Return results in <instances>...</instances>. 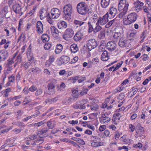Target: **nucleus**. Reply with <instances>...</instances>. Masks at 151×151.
<instances>
[{"instance_id": "ea45409f", "label": "nucleus", "mask_w": 151, "mask_h": 151, "mask_svg": "<svg viewBox=\"0 0 151 151\" xmlns=\"http://www.w3.org/2000/svg\"><path fill=\"white\" fill-rule=\"evenodd\" d=\"M96 26L93 32L94 33H96L100 30H101L102 28V27L100 26V25H96Z\"/></svg>"}, {"instance_id": "6e6d98bb", "label": "nucleus", "mask_w": 151, "mask_h": 151, "mask_svg": "<svg viewBox=\"0 0 151 151\" xmlns=\"http://www.w3.org/2000/svg\"><path fill=\"white\" fill-rule=\"evenodd\" d=\"M90 108L91 110L96 111L99 108V106L98 105L95 104L93 105L90 106Z\"/></svg>"}, {"instance_id": "a19ab883", "label": "nucleus", "mask_w": 151, "mask_h": 151, "mask_svg": "<svg viewBox=\"0 0 151 151\" xmlns=\"http://www.w3.org/2000/svg\"><path fill=\"white\" fill-rule=\"evenodd\" d=\"M114 117H115L114 121L116 120L117 122L120 119V118L121 117V115L119 113H117L114 114Z\"/></svg>"}, {"instance_id": "c756f323", "label": "nucleus", "mask_w": 151, "mask_h": 151, "mask_svg": "<svg viewBox=\"0 0 151 151\" xmlns=\"http://www.w3.org/2000/svg\"><path fill=\"white\" fill-rule=\"evenodd\" d=\"M50 31L53 35L55 34V35L57 36L59 33L58 30L54 26H51V27Z\"/></svg>"}, {"instance_id": "de8ad7c7", "label": "nucleus", "mask_w": 151, "mask_h": 151, "mask_svg": "<svg viewBox=\"0 0 151 151\" xmlns=\"http://www.w3.org/2000/svg\"><path fill=\"white\" fill-rule=\"evenodd\" d=\"M47 20L48 22L51 24H52L53 21L49 13L47 14Z\"/></svg>"}, {"instance_id": "49530a36", "label": "nucleus", "mask_w": 151, "mask_h": 151, "mask_svg": "<svg viewBox=\"0 0 151 151\" xmlns=\"http://www.w3.org/2000/svg\"><path fill=\"white\" fill-rule=\"evenodd\" d=\"M12 124L14 125L17 126L19 127L24 126L23 123L20 122H17L12 123Z\"/></svg>"}, {"instance_id": "9b49d317", "label": "nucleus", "mask_w": 151, "mask_h": 151, "mask_svg": "<svg viewBox=\"0 0 151 151\" xmlns=\"http://www.w3.org/2000/svg\"><path fill=\"white\" fill-rule=\"evenodd\" d=\"M36 31L39 34H42L44 32L43 25L40 21L37 22L36 24Z\"/></svg>"}, {"instance_id": "cd10ccee", "label": "nucleus", "mask_w": 151, "mask_h": 151, "mask_svg": "<svg viewBox=\"0 0 151 151\" xmlns=\"http://www.w3.org/2000/svg\"><path fill=\"white\" fill-rule=\"evenodd\" d=\"M33 73L35 74H39L41 72V70L38 67H35L30 69V70Z\"/></svg>"}, {"instance_id": "f8f14e48", "label": "nucleus", "mask_w": 151, "mask_h": 151, "mask_svg": "<svg viewBox=\"0 0 151 151\" xmlns=\"http://www.w3.org/2000/svg\"><path fill=\"white\" fill-rule=\"evenodd\" d=\"M116 45L114 42L110 41L108 42L107 44L106 47L110 51H114L116 48Z\"/></svg>"}, {"instance_id": "f257e3e1", "label": "nucleus", "mask_w": 151, "mask_h": 151, "mask_svg": "<svg viewBox=\"0 0 151 151\" xmlns=\"http://www.w3.org/2000/svg\"><path fill=\"white\" fill-rule=\"evenodd\" d=\"M63 18L65 20L70 21L71 19L74 11L71 4H68L65 5L63 7Z\"/></svg>"}, {"instance_id": "a211bd4d", "label": "nucleus", "mask_w": 151, "mask_h": 151, "mask_svg": "<svg viewBox=\"0 0 151 151\" xmlns=\"http://www.w3.org/2000/svg\"><path fill=\"white\" fill-rule=\"evenodd\" d=\"M47 11L43 8H42L40 11V16L41 19H43L47 17Z\"/></svg>"}, {"instance_id": "e433bc0d", "label": "nucleus", "mask_w": 151, "mask_h": 151, "mask_svg": "<svg viewBox=\"0 0 151 151\" xmlns=\"http://www.w3.org/2000/svg\"><path fill=\"white\" fill-rule=\"evenodd\" d=\"M37 135L36 134H34L30 136V137H27L25 138V139L27 141H30L31 140H34L36 139L37 138Z\"/></svg>"}, {"instance_id": "aec40b11", "label": "nucleus", "mask_w": 151, "mask_h": 151, "mask_svg": "<svg viewBox=\"0 0 151 151\" xmlns=\"http://www.w3.org/2000/svg\"><path fill=\"white\" fill-rule=\"evenodd\" d=\"M110 0H101V4L103 8H106L109 6Z\"/></svg>"}, {"instance_id": "20e7f679", "label": "nucleus", "mask_w": 151, "mask_h": 151, "mask_svg": "<svg viewBox=\"0 0 151 151\" xmlns=\"http://www.w3.org/2000/svg\"><path fill=\"white\" fill-rule=\"evenodd\" d=\"M74 34V31L73 29L68 28L64 32L62 35V37L64 40L68 41L70 38L73 37Z\"/></svg>"}, {"instance_id": "9d476101", "label": "nucleus", "mask_w": 151, "mask_h": 151, "mask_svg": "<svg viewBox=\"0 0 151 151\" xmlns=\"http://www.w3.org/2000/svg\"><path fill=\"white\" fill-rule=\"evenodd\" d=\"M117 9L116 8L111 7L109 10V12L106 14H107L108 18H111L114 17L117 13Z\"/></svg>"}, {"instance_id": "6ab92c4d", "label": "nucleus", "mask_w": 151, "mask_h": 151, "mask_svg": "<svg viewBox=\"0 0 151 151\" xmlns=\"http://www.w3.org/2000/svg\"><path fill=\"white\" fill-rule=\"evenodd\" d=\"M101 58L102 60L104 61H106L109 59V56L107 51L104 50V51L101 55Z\"/></svg>"}, {"instance_id": "13d9d810", "label": "nucleus", "mask_w": 151, "mask_h": 151, "mask_svg": "<svg viewBox=\"0 0 151 151\" xmlns=\"http://www.w3.org/2000/svg\"><path fill=\"white\" fill-rule=\"evenodd\" d=\"M44 121H41L38 123L35 124H34V126L38 127L44 124Z\"/></svg>"}, {"instance_id": "dca6fc26", "label": "nucleus", "mask_w": 151, "mask_h": 151, "mask_svg": "<svg viewBox=\"0 0 151 151\" xmlns=\"http://www.w3.org/2000/svg\"><path fill=\"white\" fill-rule=\"evenodd\" d=\"M8 57V53L4 50L0 51V59L1 62L4 61Z\"/></svg>"}, {"instance_id": "473e14b6", "label": "nucleus", "mask_w": 151, "mask_h": 151, "mask_svg": "<svg viewBox=\"0 0 151 151\" xmlns=\"http://www.w3.org/2000/svg\"><path fill=\"white\" fill-rule=\"evenodd\" d=\"M90 139L93 142L101 141V139L97 136L92 135L90 137Z\"/></svg>"}, {"instance_id": "7c9ffc66", "label": "nucleus", "mask_w": 151, "mask_h": 151, "mask_svg": "<svg viewBox=\"0 0 151 151\" xmlns=\"http://www.w3.org/2000/svg\"><path fill=\"white\" fill-rule=\"evenodd\" d=\"M48 130V129L46 128L45 129H42L38 131L37 135L39 137H43V134L45 133Z\"/></svg>"}, {"instance_id": "ddd939ff", "label": "nucleus", "mask_w": 151, "mask_h": 151, "mask_svg": "<svg viewBox=\"0 0 151 151\" xmlns=\"http://www.w3.org/2000/svg\"><path fill=\"white\" fill-rule=\"evenodd\" d=\"M47 87L48 88V93L50 95H52L54 94L55 93V86L52 83H49Z\"/></svg>"}, {"instance_id": "5701e85b", "label": "nucleus", "mask_w": 151, "mask_h": 151, "mask_svg": "<svg viewBox=\"0 0 151 151\" xmlns=\"http://www.w3.org/2000/svg\"><path fill=\"white\" fill-rule=\"evenodd\" d=\"M70 58L68 56L63 55L61 57V61L63 63L66 64L70 61Z\"/></svg>"}, {"instance_id": "58836bf2", "label": "nucleus", "mask_w": 151, "mask_h": 151, "mask_svg": "<svg viewBox=\"0 0 151 151\" xmlns=\"http://www.w3.org/2000/svg\"><path fill=\"white\" fill-rule=\"evenodd\" d=\"M105 36V33L104 31H101L99 33L98 35V37L99 39H104Z\"/></svg>"}, {"instance_id": "680f3d73", "label": "nucleus", "mask_w": 151, "mask_h": 151, "mask_svg": "<svg viewBox=\"0 0 151 151\" xmlns=\"http://www.w3.org/2000/svg\"><path fill=\"white\" fill-rule=\"evenodd\" d=\"M15 79V77L14 75H12L10 77H9V81L10 82H13Z\"/></svg>"}, {"instance_id": "f3484780", "label": "nucleus", "mask_w": 151, "mask_h": 151, "mask_svg": "<svg viewBox=\"0 0 151 151\" xmlns=\"http://www.w3.org/2000/svg\"><path fill=\"white\" fill-rule=\"evenodd\" d=\"M58 28L60 29H64L67 27V23L64 21L59 22L57 24Z\"/></svg>"}, {"instance_id": "e2e57ef3", "label": "nucleus", "mask_w": 151, "mask_h": 151, "mask_svg": "<svg viewBox=\"0 0 151 151\" xmlns=\"http://www.w3.org/2000/svg\"><path fill=\"white\" fill-rule=\"evenodd\" d=\"M74 22L76 24L79 25V26H81L84 23V22L77 20H75Z\"/></svg>"}, {"instance_id": "6e6552de", "label": "nucleus", "mask_w": 151, "mask_h": 151, "mask_svg": "<svg viewBox=\"0 0 151 151\" xmlns=\"http://www.w3.org/2000/svg\"><path fill=\"white\" fill-rule=\"evenodd\" d=\"M129 40H124L122 38L119 39V45L122 47H128L131 45Z\"/></svg>"}, {"instance_id": "c85d7f7f", "label": "nucleus", "mask_w": 151, "mask_h": 151, "mask_svg": "<svg viewBox=\"0 0 151 151\" xmlns=\"http://www.w3.org/2000/svg\"><path fill=\"white\" fill-rule=\"evenodd\" d=\"M134 8H141L142 6L144 4L139 1H137L134 3Z\"/></svg>"}, {"instance_id": "5fc2aeb1", "label": "nucleus", "mask_w": 151, "mask_h": 151, "mask_svg": "<svg viewBox=\"0 0 151 151\" xmlns=\"http://www.w3.org/2000/svg\"><path fill=\"white\" fill-rule=\"evenodd\" d=\"M114 22V19L109 21L105 26V27L106 28H108L110 27L113 24Z\"/></svg>"}, {"instance_id": "393cba45", "label": "nucleus", "mask_w": 151, "mask_h": 151, "mask_svg": "<svg viewBox=\"0 0 151 151\" xmlns=\"http://www.w3.org/2000/svg\"><path fill=\"white\" fill-rule=\"evenodd\" d=\"M58 96L55 97L51 99H47L44 102V104H46L47 103H49L50 104L55 102L58 100Z\"/></svg>"}, {"instance_id": "bf43d9fd", "label": "nucleus", "mask_w": 151, "mask_h": 151, "mask_svg": "<svg viewBox=\"0 0 151 151\" xmlns=\"http://www.w3.org/2000/svg\"><path fill=\"white\" fill-rule=\"evenodd\" d=\"M25 38L26 37L25 35L22 33L20 34V36L18 39V41H19L20 40H22L23 41H24Z\"/></svg>"}, {"instance_id": "774afa93", "label": "nucleus", "mask_w": 151, "mask_h": 151, "mask_svg": "<svg viewBox=\"0 0 151 151\" xmlns=\"http://www.w3.org/2000/svg\"><path fill=\"white\" fill-rule=\"evenodd\" d=\"M76 141L82 145H84L85 144V142L82 139L79 138H77V140Z\"/></svg>"}, {"instance_id": "1a4fd4ad", "label": "nucleus", "mask_w": 151, "mask_h": 151, "mask_svg": "<svg viewBox=\"0 0 151 151\" xmlns=\"http://www.w3.org/2000/svg\"><path fill=\"white\" fill-rule=\"evenodd\" d=\"M82 102L84 103L82 104L80 101H77L73 105V107L75 109H86V106L85 105L86 101L85 100H82Z\"/></svg>"}, {"instance_id": "3c124183", "label": "nucleus", "mask_w": 151, "mask_h": 151, "mask_svg": "<svg viewBox=\"0 0 151 151\" xmlns=\"http://www.w3.org/2000/svg\"><path fill=\"white\" fill-rule=\"evenodd\" d=\"M136 33L137 32H131L129 35V37L130 38V39H133L134 38H135L136 37Z\"/></svg>"}, {"instance_id": "09e8293b", "label": "nucleus", "mask_w": 151, "mask_h": 151, "mask_svg": "<svg viewBox=\"0 0 151 151\" xmlns=\"http://www.w3.org/2000/svg\"><path fill=\"white\" fill-rule=\"evenodd\" d=\"M123 23L124 25H129L132 23L131 22V21H130V20L128 19V17H127V19H124Z\"/></svg>"}, {"instance_id": "a878e982", "label": "nucleus", "mask_w": 151, "mask_h": 151, "mask_svg": "<svg viewBox=\"0 0 151 151\" xmlns=\"http://www.w3.org/2000/svg\"><path fill=\"white\" fill-rule=\"evenodd\" d=\"M41 40L43 42H45L49 41L50 37L47 34H44L42 36Z\"/></svg>"}, {"instance_id": "72a5a7b5", "label": "nucleus", "mask_w": 151, "mask_h": 151, "mask_svg": "<svg viewBox=\"0 0 151 151\" xmlns=\"http://www.w3.org/2000/svg\"><path fill=\"white\" fill-rule=\"evenodd\" d=\"M77 98V96H73L72 97H70L68 99L66 100L67 102L65 103H67V104H68L70 103V102L76 101Z\"/></svg>"}, {"instance_id": "a18cd8bd", "label": "nucleus", "mask_w": 151, "mask_h": 151, "mask_svg": "<svg viewBox=\"0 0 151 151\" xmlns=\"http://www.w3.org/2000/svg\"><path fill=\"white\" fill-rule=\"evenodd\" d=\"M137 127H138V128L139 132H140V134H143L145 131L144 128L141 127L140 124H138Z\"/></svg>"}, {"instance_id": "0eeeda50", "label": "nucleus", "mask_w": 151, "mask_h": 151, "mask_svg": "<svg viewBox=\"0 0 151 151\" xmlns=\"http://www.w3.org/2000/svg\"><path fill=\"white\" fill-rule=\"evenodd\" d=\"M50 12L52 18L54 19H57L61 14V11L56 8H53L52 9Z\"/></svg>"}, {"instance_id": "4468645a", "label": "nucleus", "mask_w": 151, "mask_h": 151, "mask_svg": "<svg viewBox=\"0 0 151 151\" xmlns=\"http://www.w3.org/2000/svg\"><path fill=\"white\" fill-rule=\"evenodd\" d=\"M128 19L130 20L132 23L135 22L137 17V14L135 12L130 13L128 16Z\"/></svg>"}, {"instance_id": "4c0bfd02", "label": "nucleus", "mask_w": 151, "mask_h": 151, "mask_svg": "<svg viewBox=\"0 0 151 151\" xmlns=\"http://www.w3.org/2000/svg\"><path fill=\"white\" fill-rule=\"evenodd\" d=\"M47 124L49 129H52L55 126V125L53 122L51 121L47 122Z\"/></svg>"}, {"instance_id": "69168bd1", "label": "nucleus", "mask_w": 151, "mask_h": 151, "mask_svg": "<svg viewBox=\"0 0 151 151\" xmlns=\"http://www.w3.org/2000/svg\"><path fill=\"white\" fill-rule=\"evenodd\" d=\"M129 128L130 129L129 131L131 132H133L135 129V127L132 124H130L129 125Z\"/></svg>"}, {"instance_id": "bb28decb", "label": "nucleus", "mask_w": 151, "mask_h": 151, "mask_svg": "<svg viewBox=\"0 0 151 151\" xmlns=\"http://www.w3.org/2000/svg\"><path fill=\"white\" fill-rule=\"evenodd\" d=\"M70 49L71 52L74 53H75L78 50L77 45L75 44H72L70 47Z\"/></svg>"}, {"instance_id": "423d86ee", "label": "nucleus", "mask_w": 151, "mask_h": 151, "mask_svg": "<svg viewBox=\"0 0 151 151\" xmlns=\"http://www.w3.org/2000/svg\"><path fill=\"white\" fill-rule=\"evenodd\" d=\"M107 14H106L103 17L99 16L98 21L96 23V25H103L105 24L108 21V17Z\"/></svg>"}, {"instance_id": "c03bdc74", "label": "nucleus", "mask_w": 151, "mask_h": 151, "mask_svg": "<svg viewBox=\"0 0 151 151\" xmlns=\"http://www.w3.org/2000/svg\"><path fill=\"white\" fill-rule=\"evenodd\" d=\"M44 139L42 137L37 138L35 140V142H36L37 144H39V145L42 144L44 142Z\"/></svg>"}, {"instance_id": "79ce46f5", "label": "nucleus", "mask_w": 151, "mask_h": 151, "mask_svg": "<svg viewBox=\"0 0 151 151\" xmlns=\"http://www.w3.org/2000/svg\"><path fill=\"white\" fill-rule=\"evenodd\" d=\"M144 12L147 14H149V11L151 10V4H150L149 5H148L147 8H145L144 9Z\"/></svg>"}, {"instance_id": "4be33fe9", "label": "nucleus", "mask_w": 151, "mask_h": 151, "mask_svg": "<svg viewBox=\"0 0 151 151\" xmlns=\"http://www.w3.org/2000/svg\"><path fill=\"white\" fill-rule=\"evenodd\" d=\"M13 11L16 13H19L21 11V8L19 4H17L13 6Z\"/></svg>"}, {"instance_id": "37998d69", "label": "nucleus", "mask_w": 151, "mask_h": 151, "mask_svg": "<svg viewBox=\"0 0 151 151\" xmlns=\"http://www.w3.org/2000/svg\"><path fill=\"white\" fill-rule=\"evenodd\" d=\"M88 33H91L93 31L94 29H93V27L92 25L91 24L90 22H88Z\"/></svg>"}, {"instance_id": "412c9836", "label": "nucleus", "mask_w": 151, "mask_h": 151, "mask_svg": "<svg viewBox=\"0 0 151 151\" xmlns=\"http://www.w3.org/2000/svg\"><path fill=\"white\" fill-rule=\"evenodd\" d=\"M63 49V45L60 44H58L56 45V49L55 50V52L56 54L60 53Z\"/></svg>"}, {"instance_id": "338daca9", "label": "nucleus", "mask_w": 151, "mask_h": 151, "mask_svg": "<svg viewBox=\"0 0 151 151\" xmlns=\"http://www.w3.org/2000/svg\"><path fill=\"white\" fill-rule=\"evenodd\" d=\"M106 128V125H101L100 126L99 128V130L100 132H102Z\"/></svg>"}, {"instance_id": "7ed1b4c3", "label": "nucleus", "mask_w": 151, "mask_h": 151, "mask_svg": "<svg viewBox=\"0 0 151 151\" xmlns=\"http://www.w3.org/2000/svg\"><path fill=\"white\" fill-rule=\"evenodd\" d=\"M76 8L78 13L83 15L86 14L89 10L86 4L84 2H80L78 4Z\"/></svg>"}, {"instance_id": "0e129e2a", "label": "nucleus", "mask_w": 151, "mask_h": 151, "mask_svg": "<svg viewBox=\"0 0 151 151\" xmlns=\"http://www.w3.org/2000/svg\"><path fill=\"white\" fill-rule=\"evenodd\" d=\"M22 131V129H21L19 128L17 129L15 128L12 131L14 132L15 134H17L21 132Z\"/></svg>"}, {"instance_id": "c9c22d12", "label": "nucleus", "mask_w": 151, "mask_h": 151, "mask_svg": "<svg viewBox=\"0 0 151 151\" xmlns=\"http://www.w3.org/2000/svg\"><path fill=\"white\" fill-rule=\"evenodd\" d=\"M103 117V116H101V122L102 123H107L109 122L111 120L109 117H106H106Z\"/></svg>"}, {"instance_id": "8fccbe9b", "label": "nucleus", "mask_w": 151, "mask_h": 151, "mask_svg": "<svg viewBox=\"0 0 151 151\" xmlns=\"http://www.w3.org/2000/svg\"><path fill=\"white\" fill-rule=\"evenodd\" d=\"M65 87V85L64 83L63 82L61 83L59 86H57L58 90H60V91L61 89L64 88Z\"/></svg>"}, {"instance_id": "2f4dec72", "label": "nucleus", "mask_w": 151, "mask_h": 151, "mask_svg": "<svg viewBox=\"0 0 151 151\" xmlns=\"http://www.w3.org/2000/svg\"><path fill=\"white\" fill-rule=\"evenodd\" d=\"M31 65L30 62H24L21 64V67L23 68L25 70L27 69Z\"/></svg>"}, {"instance_id": "39448f33", "label": "nucleus", "mask_w": 151, "mask_h": 151, "mask_svg": "<svg viewBox=\"0 0 151 151\" xmlns=\"http://www.w3.org/2000/svg\"><path fill=\"white\" fill-rule=\"evenodd\" d=\"M86 45L87 48L90 51L95 48L98 45L97 41L93 39H91L88 40L86 41Z\"/></svg>"}, {"instance_id": "f03ea898", "label": "nucleus", "mask_w": 151, "mask_h": 151, "mask_svg": "<svg viewBox=\"0 0 151 151\" xmlns=\"http://www.w3.org/2000/svg\"><path fill=\"white\" fill-rule=\"evenodd\" d=\"M129 6V4L126 2V0H120L119 4L118 9L119 11L122 10L119 14V17L122 18L127 12Z\"/></svg>"}, {"instance_id": "052dcab7", "label": "nucleus", "mask_w": 151, "mask_h": 151, "mask_svg": "<svg viewBox=\"0 0 151 151\" xmlns=\"http://www.w3.org/2000/svg\"><path fill=\"white\" fill-rule=\"evenodd\" d=\"M37 87L35 86H32L29 88V90L32 92H34L37 90Z\"/></svg>"}, {"instance_id": "4d7b16f0", "label": "nucleus", "mask_w": 151, "mask_h": 151, "mask_svg": "<svg viewBox=\"0 0 151 151\" xmlns=\"http://www.w3.org/2000/svg\"><path fill=\"white\" fill-rule=\"evenodd\" d=\"M99 61V59L98 58H93L92 59L91 63L93 65H96L98 63Z\"/></svg>"}, {"instance_id": "603ef678", "label": "nucleus", "mask_w": 151, "mask_h": 151, "mask_svg": "<svg viewBox=\"0 0 151 151\" xmlns=\"http://www.w3.org/2000/svg\"><path fill=\"white\" fill-rule=\"evenodd\" d=\"M43 93V90L41 89H39L37 90L35 93V95L36 96H39L42 94Z\"/></svg>"}, {"instance_id": "2eb2a0df", "label": "nucleus", "mask_w": 151, "mask_h": 151, "mask_svg": "<svg viewBox=\"0 0 151 151\" xmlns=\"http://www.w3.org/2000/svg\"><path fill=\"white\" fill-rule=\"evenodd\" d=\"M83 34L80 31L77 32L73 37V39L75 41H78L81 40Z\"/></svg>"}, {"instance_id": "b1692460", "label": "nucleus", "mask_w": 151, "mask_h": 151, "mask_svg": "<svg viewBox=\"0 0 151 151\" xmlns=\"http://www.w3.org/2000/svg\"><path fill=\"white\" fill-rule=\"evenodd\" d=\"M27 55L28 59L29 61L33 60L34 59V57H33V54L31 51V49L30 48H28L27 49Z\"/></svg>"}, {"instance_id": "f704fd0d", "label": "nucleus", "mask_w": 151, "mask_h": 151, "mask_svg": "<svg viewBox=\"0 0 151 151\" xmlns=\"http://www.w3.org/2000/svg\"><path fill=\"white\" fill-rule=\"evenodd\" d=\"M98 19L99 17L98 15L96 14H94L91 18V21L94 23H95L96 22L98 21Z\"/></svg>"}, {"instance_id": "864d4df0", "label": "nucleus", "mask_w": 151, "mask_h": 151, "mask_svg": "<svg viewBox=\"0 0 151 151\" xmlns=\"http://www.w3.org/2000/svg\"><path fill=\"white\" fill-rule=\"evenodd\" d=\"M51 46L50 43H46L44 46V48L46 50H48L50 48Z\"/></svg>"}]
</instances>
